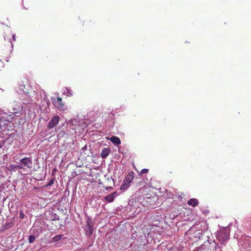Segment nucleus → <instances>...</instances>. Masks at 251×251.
I'll return each instance as SVG.
<instances>
[{
    "mask_svg": "<svg viewBox=\"0 0 251 251\" xmlns=\"http://www.w3.org/2000/svg\"><path fill=\"white\" fill-rule=\"evenodd\" d=\"M134 172H129L126 176L120 189L121 190L125 191L130 186V183L132 182L134 176Z\"/></svg>",
    "mask_w": 251,
    "mask_h": 251,
    "instance_id": "1",
    "label": "nucleus"
},
{
    "mask_svg": "<svg viewBox=\"0 0 251 251\" xmlns=\"http://www.w3.org/2000/svg\"><path fill=\"white\" fill-rule=\"evenodd\" d=\"M20 166L23 167L22 169L25 168L31 169L32 167V160L31 157H25L23 158L20 160Z\"/></svg>",
    "mask_w": 251,
    "mask_h": 251,
    "instance_id": "2",
    "label": "nucleus"
},
{
    "mask_svg": "<svg viewBox=\"0 0 251 251\" xmlns=\"http://www.w3.org/2000/svg\"><path fill=\"white\" fill-rule=\"evenodd\" d=\"M144 199L145 201L151 204L155 202L158 200L157 196L153 192L147 193L144 195Z\"/></svg>",
    "mask_w": 251,
    "mask_h": 251,
    "instance_id": "3",
    "label": "nucleus"
},
{
    "mask_svg": "<svg viewBox=\"0 0 251 251\" xmlns=\"http://www.w3.org/2000/svg\"><path fill=\"white\" fill-rule=\"evenodd\" d=\"M102 184L103 188L106 190H109L112 189V186L114 185V181L111 177H105Z\"/></svg>",
    "mask_w": 251,
    "mask_h": 251,
    "instance_id": "4",
    "label": "nucleus"
},
{
    "mask_svg": "<svg viewBox=\"0 0 251 251\" xmlns=\"http://www.w3.org/2000/svg\"><path fill=\"white\" fill-rule=\"evenodd\" d=\"M229 234L226 231H220L217 235V239L222 242H224L229 238Z\"/></svg>",
    "mask_w": 251,
    "mask_h": 251,
    "instance_id": "5",
    "label": "nucleus"
},
{
    "mask_svg": "<svg viewBox=\"0 0 251 251\" xmlns=\"http://www.w3.org/2000/svg\"><path fill=\"white\" fill-rule=\"evenodd\" d=\"M54 106L59 110H65V103L62 102L61 98L58 97L56 100H53Z\"/></svg>",
    "mask_w": 251,
    "mask_h": 251,
    "instance_id": "6",
    "label": "nucleus"
},
{
    "mask_svg": "<svg viewBox=\"0 0 251 251\" xmlns=\"http://www.w3.org/2000/svg\"><path fill=\"white\" fill-rule=\"evenodd\" d=\"M60 118L58 116L53 117L49 122L47 127L50 129L53 128L58 124Z\"/></svg>",
    "mask_w": 251,
    "mask_h": 251,
    "instance_id": "7",
    "label": "nucleus"
},
{
    "mask_svg": "<svg viewBox=\"0 0 251 251\" xmlns=\"http://www.w3.org/2000/svg\"><path fill=\"white\" fill-rule=\"evenodd\" d=\"M187 204L193 207H196L199 204V201L196 199L192 198L187 201Z\"/></svg>",
    "mask_w": 251,
    "mask_h": 251,
    "instance_id": "8",
    "label": "nucleus"
},
{
    "mask_svg": "<svg viewBox=\"0 0 251 251\" xmlns=\"http://www.w3.org/2000/svg\"><path fill=\"white\" fill-rule=\"evenodd\" d=\"M110 153V150L109 148L103 149L101 153L100 156L102 158H106Z\"/></svg>",
    "mask_w": 251,
    "mask_h": 251,
    "instance_id": "9",
    "label": "nucleus"
},
{
    "mask_svg": "<svg viewBox=\"0 0 251 251\" xmlns=\"http://www.w3.org/2000/svg\"><path fill=\"white\" fill-rule=\"evenodd\" d=\"M116 196V192H113L112 194L107 196L105 197L104 199L106 201L109 202H113L114 201V197Z\"/></svg>",
    "mask_w": 251,
    "mask_h": 251,
    "instance_id": "10",
    "label": "nucleus"
},
{
    "mask_svg": "<svg viewBox=\"0 0 251 251\" xmlns=\"http://www.w3.org/2000/svg\"><path fill=\"white\" fill-rule=\"evenodd\" d=\"M109 140L115 145H119L121 143L120 138L117 136H112Z\"/></svg>",
    "mask_w": 251,
    "mask_h": 251,
    "instance_id": "11",
    "label": "nucleus"
},
{
    "mask_svg": "<svg viewBox=\"0 0 251 251\" xmlns=\"http://www.w3.org/2000/svg\"><path fill=\"white\" fill-rule=\"evenodd\" d=\"M10 167L11 169L14 171H17L18 169H23V167L22 166H20L19 164L18 165H10Z\"/></svg>",
    "mask_w": 251,
    "mask_h": 251,
    "instance_id": "12",
    "label": "nucleus"
},
{
    "mask_svg": "<svg viewBox=\"0 0 251 251\" xmlns=\"http://www.w3.org/2000/svg\"><path fill=\"white\" fill-rule=\"evenodd\" d=\"M62 235L55 236L53 238V241L54 242L58 241L62 238Z\"/></svg>",
    "mask_w": 251,
    "mask_h": 251,
    "instance_id": "13",
    "label": "nucleus"
},
{
    "mask_svg": "<svg viewBox=\"0 0 251 251\" xmlns=\"http://www.w3.org/2000/svg\"><path fill=\"white\" fill-rule=\"evenodd\" d=\"M35 240V237L33 235H30L28 237L29 242L30 243H33Z\"/></svg>",
    "mask_w": 251,
    "mask_h": 251,
    "instance_id": "14",
    "label": "nucleus"
},
{
    "mask_svg": "<svg viewBox=\"0 0 251 251\" xmlns=\"http://www.w3.org/2000/svg\"><path fill=\"white\" fill-rule=\"evenodd\" d=\"M149 172V170L147 169H143L141 170L140 175H142L144 174H147Z\"/></svg>",
    "mask_w": 251,
    "mask_h": 251,
    "instance_id": "15",
    "label": "nucleus"
},
{
    "mask_svg": "<svg viewBox=\"0 0 251 251\" xmlns=\"http://www.w3.org/2000/svg\"><path fill=\"white\" fill-rule=\"evenodd\" d=\"M4 63L0 60V71L4 67Z\"/></svg>",
    "mask_w": 251,
    "mask_h": 251,
    "instance_id": "16",
    "label": "nucleus"
},
{
    "mask_svg": "<svg viewBox=\"0 0 251 251\" xmlns=\"http://www.w3.org/2000/svg\"><path fill=\"white\" fill-rule=\"evenodd\" d=\"M11 36L12 37V40L13 41H16V37H15V34H12L11 35Z\"/></svg>",
    "mask_w": 251,
    "mask_h": 251,
    "instance_id": "17",
    "label": "nucleus"
},
{
    "mask_svg": "<svg viewBox=\"0 0 251 251\" xmlns=\"http://www.w3.org/2000/svg\"><path fill=\"white\" fill-rule=\"evenodd\" d=\"M53 180H50V181L49 182V184H48V185H51L53 183Z\"/></svg>",
    "mask_w": 251,
    "mask_h": 251,
    "instance_id": "18",
    "label": "nucleus"
},
{
    "mask_svg": "<svg viewBox=\"0 0 251 251\" xmlns=\"http://www.w3.org/2000/svg\"><path fill=\"white\" fill-rule=\"evenodd\" d=\"M9 42H10L12 46H13V44H12V41L11 40V39H9Z\"/></svg>",
    "mask_w": 251,
    "mask_h": 251,
    "instance_id": "19",
    "label": "nucleus"
},
{
    "mask_svg": "<svg viewBox=\"0 0 251 251\" xmlns=\"http://www.w3.org/2000/svg\"><path fill=\"white\" fill-rule=\"evenodd\" d=\"M2 146L1 144V143H0V148H1L2 147Z\"/></svg>",
    "mask_w": 251,
    "mask_h": 251,
    "instance_id": "20",
    "label": "nucleus"
},
{
    "mask_svg": "<svg viewBox=\"0 0 251 251\" xmlns=\"http://www.w3.org/2000/svg\"><path fill=\"white\" fill-rule=\"evenodd\" d=\"M14 113H18V112L17 111H15V112H14Z\"/></svg>",
    "mask_w": 251,
    "mask_h": 251,
    "instance_id": "21",
    "label": "nucleus"
}]
</instances>
